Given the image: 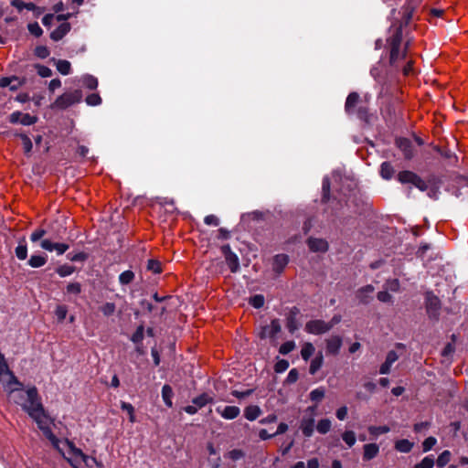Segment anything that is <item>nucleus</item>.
<instances>
[{
  "label": "nucleus",
  "instance_id": "1",
  "mask_svg": "<svg viewBox=\"0 0 468 468\" xmlns=\"http://www.w3.org/2000/svg\"><path fill=\"white\" fill-rule=\"evenodd\" d=\"M9 388L15 402L20 405L37 422L44 436L73 468H103L102 464L98 463L95 458L84 454L80 449L75 447L73 442L56 437L50 429L51 420L46 414L35 387L27 390Z\"/></svg>",
  "mask_w": 468,
  "mask_h": 468
},
{
  "label": "nucleus",
  "instance_id": "2",
  "mask_svg": "<svg viewBox=\"0 0 468 468\" xmlns=\"http://www.w3.org/2000/svg\"><path fill=\"white\" fill-rule=\"evenodd\" d=\"M422 0H408L406 5L402 7V17L399 23L391 25L387 38V48L388 50L389 64L392 67H399L400 63L407 59L409 41L402 43V27L408 26L413 17V13L417 5Z\"/></svg>",
  "mask_w": 468,
  "mask_h": 468
},
{
  "label": "nucleus",
  "instance_id": "3",
  "mask_svg": "<svg viewBox=\"0 0 468 468\" xmlns=\"http://www.w3.org/2000/svg\"><path fill=\"white\" fill-rule=\"evenodd\" d=\"M332 179L329 176H324L322 180V203H346V194L335 189L333 192Z\"/></svg>",
  "mask_w": 468,
  "mask_h": 468
},
{
  "label": "nucleus",
  "instance_id": "4",
  "mask_svg": "<svg viewBox=\"0 0 468 468\" xmlns=\"http://www.w3.org/2000/svg\"><path fill=\"white\" fill-rule=\"evenodd\" d=\"M81 99L82 92L80 90H75L73 91L65 92L58 97L51 107L54 109L64 110L75 103L80 102Z\"/></svg>",
  "mask_w": 468,
  "mask_h": 468
},
{
  "label": "nucleus",
  "instance_id": "5",
  "mask_svg": "<svg viewBox=\"0 0 468 468\" xmlns=\"http://www.w3.org/2000/svg\"><path fill=\"white\" fill-rule=\"evenodd\" d=\"M398 180L401 184H411L419 189L424 191L427 189V184L417 174L411 171H401L398 174Z\"/></svg>",
  "mask_w": 468,
  "mask_h": 468
},
{
  "label": "nucleus",
  "instance_id": "6",
  "mask_svg": "<svg viewBox=\"0 0 468 468\" xmlns=\"http://www.w3.org/2000/svg\"><path fill=\"white\" fill-rule=\"evenodd\" d=\"M334 324L325 323L322 320H312L306 323L305 331L313 335H321L329 331Z\"/></svg>",
  "mask_w": 468,
  "mask_h": 468
},
{
  "label": "nucleus",
  "instance_id": "7",
  "mask_svg": "<svg viewBox=\"0 0 468 468\" xmlns=\"http://www.w3.org/2000/svg\"><path fill=\"white\" fill-rule=\"evenodd\" d=\"M281 331V324L279 320L274 319L269 324H266L261 328L259 336L261 339L270 338L274 339Z\"/></svg>",
  "mask_w": 468,
  "mask_h": 468
},
{
  "label": "nucleus",
  "instance_id": "8",
  "mask_svg": "<svg viewBox=\"0 0 468 468\" xmlns=\"http://www.w3.org/2000/svg\"><path fill=\"white\" fill-rule=\"evenodd\" d=\"M37 121V116L30 115L29 113H23L21 112H14L9 115V122L11 123H21L23 125H32Z\"/></svg>",
  "mask_w": 468,
  "mask_h": 468
},
{
  "label": "nucleus",
  "instance_id": "9",
  "mask_svg": "<svg viewBox=\"0 0 468 468\" xmlns=\"http://www.w3.org/2000/svg\"><path fill=\"white\" fill-rule=\"evenodd\" d=\"M222 253L225 256V261L231 272H237L239 269V261L238 256L231 250L229 245L222 247Z\"/></svg>",
  "mask_w": 468,
  "mask_h": 468
},
{
  "label": "nucleus",
  "instance_id": "10",
  "mask_svg": "<svg viewBox=\"0 0 468 468\" xmlns=\"http://www.w3.org/2000/svg\"><path fill=\"white\" fill-rule=\"evenodd\" d=\"M307 410L311 411V414H310V416L303 417L301 420L300 429L305 437H311L314 433V418L313 416L314 408L309 407L307 409Z\"/></svg>",
  "mask_w": 468,
  "mask_h": 468
},
{
  "label": "nucleus",
  "instance_id": "11",
  "mask_svg": "<svg viewBox=\"0 0 468 468\" xmlns=\"http://www.w3.org/2000/svg\"><path fill=\"white\" fill-rule=\"evenodd\" d=\"M40 247L48 251L55 250L58 255L64 254L69 249V245L65 243L52 242L49 239H43L40 243Z\"/></svg>",
  "mask_w": 468,
  "mask_h": 468
},
{
  "label": "nucleus",
  "instance_id": "12",
  "mask_svg": "<svg viewBox=\"0 0 468 468\" xmlns=\"http://www.w3.org/2000/svg\"><path fill=\"white\" fill-rule=\"evenodd\" d=\"M307 245L313 252H326L329 249V244L324 239L309 238Z\"/></svg>",
  "mask_w": 468,
  "mask_h": 468
},
{
  "label": "nucleus",
  "instance_id": "13",
  "mask_svg": "<svg viewBox=\"0 0 468 468\" xmlns=\"http://www.w3.org/2000/svg\"><path fill=\"white\" fill-rule=\"evenodd\" d=\"M397 147L403 153L404 157L408 160L414 156V150L411 142L407 138L396 139Z\"/></svg>",
  "mask_w": 468,
  "mask_h": 468
},
{
  "label": "nucleus",
  "instance_id": "14",
  "mask_svg": "<svg viewBox=\"0 0 468 468\" xmlns=\"http://www.w3.org/2000/svg\"><path fill=\"white\" fill-rule=\"evenodd\" d=\"M25 83L24 80H20L18 77H4L0 79V87H9L10 90H17Z\"/></svg>",
  "mask_w": 468,
  "mask_h": 468
},
{
  "label": "nucleus",
  "instance_id": "15",
  "mask_svg": "<svg viewBox=\"0 0 468 468\" xmlns=\"http://www.w3.org/2000/svg\"><path fill=\"white\" fill-rule=\"evenodd\" d=\"M360 102L359 94L356 92H351L346 98L345 110L348 114H354L356 110L358 108V104Z\"/></svg>",
  "mask_w": 468,
  "mask_h": 468
},
{
  "label": "nucleus",
  "instance_id": "16",
  "mask_svg": "<svg viewBox=\"0 0 468 468\" xmlns=\"http://www.w3.org/2000/svg\"><path fill=\"white\" fill-rule=\"evenodd\" d=\"M342 346V339L338 335H334L326 339V352L328 354H338Z\"/></svg>",
  "mask_w": 468,
  "mask_h": 468
},
{
  "label": "nucleus",
  "instance_id": "17",
  "mask_svg": "<svg viewBox=\"0 0 468 468\" xmlns=\"http://www.w3.org/2000/svg\"><path fill=\"white\" fill-rule=\"evenodd\" d=\"M70 30V24L68 22L62 23L50 34V38L54 41L62 39Z\"/></svg>",
  "mask_w": 468,
  "mask_h": 468
},
{
  "label": "nucleus",
  "instance_id": "18",
  "mask_svg": "<svg viewBox=\"0 0 468 468\" xmlns=\"http://www.w3.org/2000/svg\"><path fill=\"white\" fill-rule=\"evenodd\" d=\"M217 411L226 420H233L240 413L239 408L236 406H226L223 410L218 408Z\"/></svg>",
  "mask_w": 468,
  "mask_h": 468
},
{
  "label": "nucleus",
  "instance_id": "19",
  "mask_svg": "<svg viewBox=\"0 0 468 468\" xmlns=\"http://www.w3.org/2000/svg\"><path fill=\"white\" fill-rule=\"evenodd\" d=\"M289 259L285 254H278L273 259L272 268L277 273H281L288 264Z\"/></svg>",
  "mask_w": 468,
  "mask_h": 468
},
{
  "label": "nucleus",
  "instance_id": "20",
  "mask_svg": "<svg viewBox=\"0 0 468 468\" xmlns=\"http://www.w3.org/2000/svg\"><path fill=\"white\" fill-rule=\"evenodd\" d=\"M379 452V447L376 443H368L364 445V460L369 461L375 458Z\"/></svg>",
  "mask_w": 468,
  "mask_h": 468
},
{
  "label": "nucleus",
  "instance_id": "21",
  "mask_svg": "<svg viewBox=\"0 0 468 468\" xmlns=\"http://www.w3.org/2000/svg\"><path fill=\"white\" fill-rule=\"evenodd\" d=\"M373 292L374 287L372 285H367L358 290V292H356V297L360 301V303H367L370 299V295L373 293Z\"/></svg>",
  "mask_w": 468,
  "mask_h": 468
},
{
  "label": "nucleus",
  "instance_id": "22",
  "mask_svg": "<svg viewBox=\"0 0 468 468\" xmlns=\"http://www.w3.org/2000/svg\"><path fill=\"white\" fill-rule=\"evenodd\" d=\"M212 401L213 397L207 393H203L192 399V403L195 404L198 410L205 407L207 404L211 403Z\"/></svg>",
  "mask_w": 468,
  "mask_h": 468
},
{
  "label": "nucleus",
  "instance_id": "23",
  "mask_svg": "<svg viewBox=\"0 0 468 468\" xmlns=\"http://www.w3.org/2000/svg\"><path fill=\"white\" fill-rule=\"evenodd\" d=\"M395 170L389 162H384L380 165V176L386 180L393 177Z\"/></svg>",
  "mask_w": 468,
  "mask_h": 468
},
{
  "label": "nucleus",
  "instance_id": "24",
  "mask_svg": "<svg viewBox=\"0 0 468 468\" xmlns=\"http://www.w3.org/2000/svg\"><path fill=\"white\" fill-rule=\"evenodd\" d=\"M261 409L255 405L249 406L244 410V416L249 420H256L261 415Z\"/></svg>",
  "mask_w": 468,
  "mask_h": 468
},
{
  "label": "nucleus",
  "instance_id": "25",
  "mask_svg": "<svg viewBox=\"0 0 468 468\" xmlns=\"http://www.w3.org/2000/svg\"><path fill=\"white\" fill-rule=\"evenodd\" d=\"M324 357L322 353H319L310 363L309 372L311 375H314L322 367Z\"/></svg>",
  "mask_w": 468,
  "mask_h": 468
},
{
  "label": "nucleus",
  "instance_id": "26",
  "mask_svg": "<svg viewBox=\"0 0 468 468\" xmlns=\"http://www.w3.org/2000/svg\"><path fill=\"white\" fill-rule=\"evenodd\" d=\"M162 398L167 407L171 408L173 406V389L169 385H165L162 388Z\"/></svg>",
  "mask_w": 468,
  "mask_h": 468
},
{
  "label": "nucleus",
  "instance_id": "27",
  "mask_svg": "<svg viewBox=\"0 0 468 468\" xmlns=\"http://www.w3.org/2000/svg\"><path fill=\"white\" fill-rule=\"evenodd\" d=\"M395 448L397 451L406 453L411 451V449L413 448V443L410 442L409 440L402 439L396 442Z\"/></svg>",
  "mask_w": 468,
  "mask_h": 468
},
{
  "label": "nucleus",
  "instance_id": "28",
  "mask_svg": "<svg viewBox=\"0 0 468 468\" xmlns=\"http://www.w3.org/2000/svg\"><path fill=\"white\" fill-rule=\"evenodd\" d=\"M81 82L89 90H96L98 87V80L92 75H84L81 78Z\"/></svg>",
  "mask_w": 468,
  "mask_h": 468
},
{
  "label": "nucleus",
  "instance_id": "29",
  "mask_svg": "<svg viewBox=\"0 0 468 468\" xmlns=\"http://www.w3.org/2000/svg\"><path fill=\"white\" fill-rule=\"evenodd\" d=\"M314 346L312 343L306 342L301 349V356L304 361H307L314 353Z\"/></svg>",
  "mask_w": 468,
  "mask_h": 468
},
{
  "label": "nucleus",
  "instance_id": "30",
  "mask_svg": "<svg viewBox=\"0 0 468 468\" xmlns=\"http://www.w3.org/2000/svg\"><path fill=\"white\" fill-rule=\"evenodd\" d=\"M56 67L62 75H69L71 71V64L66 59H58L56 63Z\"/></svg>",
  "mask_w": 468,
  "mask_h": 468
},
{
  "label": "nucleus",
  "instance_id": "31",
  "mask_svg": "<svg viewBox=\"0 0 468 468\" xmlns=\"http://www.w3.org/2000/svg\"><path fill=\"white\" fill-rule=\"evenodd\" d=\"M332 427V422L329 419H322L318 421L316 425V431L320 434H325L327 433Z\"/></svg>",
  "mask_w": 468,
  "mask_h": 468
},
{
  "label": "nucleus",
  "instance_id": "32",
  "mask_svg": "<svg viewBox=\"0 0 468 468\" xmlns=\"http://www.w3.org/2000/svg\"><path fill=\"white\" fill-rule=\"evenodd\" d=\"M47 262V256L32 255L28 261V264L33 268H38Z\"/></svg>",
  "mask_w": 468,
  "mask_h": 468
},
{
  "label": "nucleus",
  "instance_id": "33",
  "mask_svg": "<svg viewBox=\"0 0 468 468\" xmlns=\"http://www.w3.org/2000/svg\"><path fill=\"white\" fill-rule=\"evenodd\" d=\"M390 431L389 427L384 426H369L368 431L373 437H378L380 434L388 433Z\"/></svg>",
  "mask_w": 468,
  "mask_h": 468
},
{
  "label": "nucleus",
  "instance_id": "34",
  "mask_svg": "<svg viewBox=\"0 0 468 468\" xmlns=\"http://www.w3.org/2000/svg\"><path fill=\"white\" fill-rule=\"evenodd\" d=\"M451 452L449 451H443L438 457L437 459V466L438 467H444L446 464L449 463V462L451 461Z\"/></svg>",
  "mask_w": 468,
  "mask_h": 468
},
{
  "label": "nucleus",
  "instance_id": "35",
  "mask_svg": "<svg viewBox=\"0 0 468 468\" xmlns=\"http://www.w3.org/2000/svg\"><path fill=\"white\" fill-rule=\"evenodd\" d=\"M133 279L134 273L132 271H125L119 276V282L123 285L131 283Z\"/></svg>",
  "mask_w": 468,
  "mask_h": 468
},
{
  "label": "nucleus",
  "instance_id": "36",
  "mask_svg": "<svg viewBox=\"0 0 468 468\" xmlns=\"http://www.w3.org/2000/svg\"><path fill=\"white\" fill-rule=\"evenodd\" d=\"M116 306L113 303H105L100 307V311L104 316H111L115 313Z\"/></svg>",
  "mask_w": 468,
  "mask_h": 468
},
{
  "label": "nucleus",
  "instance_id": "37",
  "mask_svg": "<svg viewBox=\"0 0 468 468\" xmlns=\"http://www.w3.org/2000/svg\"><path fill=\"white\" fill-rule=\"evenodd\" d=\"M342 439L348 447H352L356 443V434L352 431H346L342 434Z\"/></svg>",
  "mask_w": 468,
  "mask_h": 468
},
{
  "label": "nucleus",
  "instance_id": "38",
  "mask_svg": "<svg viewBox=\"0 0 468 468\" xmlns=\"http://www.w3.org/2000/svg\"><path fill=\"white\" fill-rule=\"evenodd\" d=\"M74 267L73 266H70V265H62V266H59L58 269H57V273L60 276V277H67V276H69L71 275L73 272H74Z\"/></svg>",
  "mask_w": 468,
  "mask_h": 468
},
{
  "label": "nucleus",
  "instance_id": "39",
  "mask_svg": "<svg viewBox=\"0 0 468 468\" xmlns=\"http://www.w3.org/2000/svg\"><path fill=\"white\" fill-rule=\"evenodd\" d=\"M249 303L254 308L259 309V308L262 307L264 304V296L261 294H256L250 298Z\"/></svg>",
  "mask_w": 468,
  "mask_h": 468
},
{
  "label": "nucleus",
  "instance_id": "40",
  "mask_svg": "<svg viewBox=\"0 0 468 468\" xmlns=\"http://www.w3.org/2000/svg\"><path fill=\"white\" fill-rule=\"evenodd\" d=\"M325 390L324 388H317L310 392V399L313 401H320L324 397Z\"/></svg>",
  "mask_w": 468,
  "mask_h": 468
},
{
  "label": "nucleus",
  "instance_id": "41",
  "mask_svg": "<svg viewBox=\"0 0 468 468\" xmlns=\"http://www.w3.org/2000/svg\"><path fill=\"white\" fill-rule=\"evenodd\" d=\"M144 326L143 325L138 326L136 331L132 335L131 340L135 344L141 343L144 339Z\"/></svg>",
  "mask_w": 468,
  "mask_h": 468
},
{
  "label": "nucleus",
  "instance_id": "42",
  "mask_svg": "<svg viewBox=\"0 0 468 468\" xmlns=\"http://www.w3.org/2000/svg\"><path fill=\"white\" fill-rule=\"evenodd\" d=\"M434 465V457L432 455L426 456L419 464L416 465V468H433Z\"/></svg>",
  "mask_w": 468,
  "mask_h": 468
},
{
  "label": "nucleus",
  "instance_id": "43",
  "mask_svg": "<svg viewBox=\"0 0 468 468\" xmlns=\"http://www.w3.org/2000/svg\"><path fill=\"white\" fill-rule=\"evenodd\" d=\"M295 348V343L293 341H287L283 343L279 349L282 355H287Z\"/></svg>",
  "mask_w": 468,
  "mask_h": 468
},
{
  "label": "nucleus",
  "instance_id": "44",
  "mask_svg": "<svg viewBox=\"0 0 468 468\" xmlns=\"http://www.w3.org/2000/svg\"><path fill=\"white\" fill-rule=\"evenodd\" d=\"M85 101L90 106H97L101 103V98L98 93L90 94Z\"/></svg>",
  "mask_w": 468,
  "mask_h": 468
},
{
  "label": "nucleus",
  "instance_id": "45",
  "mask_svg": "<svg viewBox=\"0 0 468 468\" xmlns=\"http://www.w3.org/2000/svg\"><path fill=\"white\" fill-rule=\"evenodd\" d=\"M35 55L39 58H46L49 56V49L46 46H37L34 50Z\"/></svg>",
  "mask_w": 468,
  "mask_h": 468
},
{
  "label": "nucleus",
  "instance_id": "46",
  "mask_svg": "<svg viewBox=\"0 0 468 468\" xmlns=\"http://www.w3.org/2000/svg\"><path fill=\"white\" fill-rule=\"evenodd\" d=\"M27 28L30 34L37 37H40L43 34L42 28L37 22L28 24Z\"/></svg>",
  "mask_w": 468,
  "mask_h": 468
},
{
  "label": "nucleus",
  "instance_id": "47",
  "mask_svg": "<svg viewBox=\"0 0 468 468\" xmlns=\"http://www.w3.org/2000/svg\"><path fill=\"white\" fill-rule=\"evenodd\" d=\"M35 68L37 70V73L42 78H48L52 75V70L44 65L37 64L35 65Z\"/></svg>",
  "mask_w": 468,
  "mask_h": 468
},
{
  "label": "nucleus",
  "instance_id": "48",
  "mask_svg": "<svg viewBox=\"0 0 468 468\" xmlns=\"http://www.w3.org/2000/svg\"><path fill=\"white\" fill-rule=\"evenodd\" d=\"M147 269L154 273H160L162 271L161 263L156 260H149Z\"/></svg>",
  "mask_w": 468,
  "mask_h": 468
},
{
  "label": "nucleus",
  "instance_id": "49",
  "mask_svg": "<svg viewBox=\"0 0 468 468\" xmlns=\"http://www.w3.org/2000/svg\"><path fill=\"white\" fill-rule=\"evenodd\" d=\"M68 314V308L65 305H58L55 310V314L59 322H62Z\"/></svg>",
  "mask_w": 468,
  "mask_h": 468
},
{
  "label": "nucleus",
  "instance_id": "50",
  "mask_svg": "<svg viewBox=\"0 0 468 468\" xmlns=\"http://www.w3.org/2000/svg\"><path fill=\"white\" fill-rule=\"evenodd\" d=\"M66 290L68 293L77 295L81 292V285L80 282H70L68 284Z\"/></svg>",
  "mask_w": 468,
  "mask_h": 468
},
{
  "label": "nucleus",
  "instance_id": "51",
  "mask_svg": "<svg viewBox=\"0 0 468 468\" xmlns=\"http://www.w3.org/2000/svg\"><path fill=\"white\" fill-rule=\"evenodd\" d=\"M289 367V362L285 359L278 360L274 366V370L277 373H282Z\"/></svg>",
  "mask_w": 468,
  "mask_h": 468
},
{
  "label": "nucleus",
  "instance_id": "52",
  "mask_svg": "<svg viewBox=\"0 0 468 468\" xmlns=\"http://www.w3.org/2000/svg\"><path fill=\"white\" fill-rule=\"evenodd\" d=\"M437 443V440L434 437H428L422 443L423 452H427L431 451L433 446Z\"/></svg>",
  "mask_w": 468,
  "mask_h": 468
},
{
  "label": "nucleus",
  "instance_id": "53",
  "mask_svg": "<svg viewBox=\"0 0 468 468\" xmlns=\"http://www.w3.org/2000/svg\"><path fill=\"white\" fill-rule=\"evenodd\" d=\"M406 65L403 67V74L405 76H410V75H412L414 74V69H413V64H414V61L411 59V58H407L406 59Z\"/></svg>",
  "mask_w": 468,
  "mask_h": 468
},
{
  "label": "nucleus",
  "instance_id": "54",
  "mask_svg": "<svg viewBox=\"0 0 468 468\" xmlns=\"http://www.w3.org/2000/svg\"><path fill=\"white\" fill-rule=\"evenodd\" d=\"M16 255L19 260H25L27 256V249L25 245H19L16 248Z\"/></svg>",
  "mask_w": 468,
  "mask_h": 468
},
{
  "label": "nucleus",
  "instance_id": "55",
  "mask_svg": "<svg viewBox=\"0 0 468 468\" xmlns=\"http://www.w3.org/2000/svg\"><path fill=\"white\" fill-rule=\"evenodd\" d=\"M45 234H46V231L44 229H36L35 231L32 232V234L30 236V239L33 242L38 241L39 239H41L44 237Z\"/></svg>",
  "mask_w": 468,
  "mask_h": 468
},
{
  "label": "nucleus",
  "instance_id": "56",
  "mask_svg": "<svg viewBox=\"0 0 468 468\" xmlns=\"http://www.w3.org/2000/svg\"><path fill=\"white\" fill-rule=\"evenodd\" d=\"M204 222L208 226H218L219 219L215 215H208L205 217Z\"/></svg>",
  "mask_w": 468,
  "mask_h": 468
},
{
  "label": "nucleus",
  "instance_id": "57",
  "mask_svg": "<svg viewBox=\"0 0 468 468\" xmlns=\"http://www.w3.org/2000/svg\"><path fill=\"white\" fill-rule=\"evenodd\" d=\"M151 202L154 205H172V204H174V200L169 199L168 197H155Z\"/></svg>",
  "mask_w": 468,
  "mask_h": 468
},
{
  "label": "nucleus",
  "instance_id": "58",
  "mask_svg": "<svg viewBox=\"0 0 468 468\" xmlns=\"http://www.w3.org/2000/svg\"><path fill=\"white\" fill-rule=\"evenodd\" d=\"M439 307V299L435 296L428 298V311L437 310Z\"/></svg>",
  "mask_w": 468,
  "mask_h": 468
},
{
  "label": "nucleus",
  "instance_id": "59",
  "mask_svg": "<svg viewBox=\"0 0 468 468\" xmlns=\"http://www.w3.org/2000/svg\"><path fill=\"white\" fill-rule=\"evenodd\" d=\"M229 456L233 461H238L244 456L241 450L234 449L229 452Z\"/></svg>",
  "mask_w": 468,
  "mask_h": 468
},
{
  "label": "nucleus",
  "instance_id": "60",
  "mask_svg": "<svg viewBox=\"0 0 468 468\" xmlns=\"http://www.w3.org/2000/svg\"><path fill=\"white\" fill-rule=\"evenodd\" d=\"M24 149L26 153H29L32 150V142L27 135H22Z\"/></svg>",
  "mask_w": 468,
  "mask_h": 468
},
{
  "label": "nucleus",
  "instance_id": "61",
  "mask_svg": "<svg viewBox=\"0 0 468 468\" xmlns=\"http://www.w3.org/2000/svg\"><path fill=\"white\" fill-rule=\"evenodd\" d=\"M335 415L338 420H345L347 415V408L346 406L339 408L336 410Z\"/></svg>",
  "mask_w": 468,
  "mask_h": 468
},
{
  "label": "nucleus",
  "instance_id": "62",
  "mask_svg": "<svg viewBox=\"0 0 468 468\" xmlns=\"http://www.w3.org/2000/svg\"><path fill=\"white\" fill-rule=\"evenodd\" d=\"M298 379V371L295 368L290 370L287 376V381L290 383H293Z\"/></svg>",
  "mask_w": 468,
  "mask_h": 468
},
{
  "label": "nucleus",
  "instance_id": "63",
  "mask_svg": "<svg viewBox=\"0 0 468 468\" xmlns=\"http://www.w3.org/2000/svg\"><path fill=\"white\" fill-rule=\"evenodd\" d=\"M378 299L380 302L388 303L391 300V295L388 292H379L378 293Z\"/></svg>",
  "mask_w": 468,
  "mask_h": 468
},
{
  "label": "nucleus",
  "instance_id": "64",
  "mask_svg": "<svg viewBox=\"0 0 468 468\" xmlns=\"http://www.w3.org/2000/svg\"><path fill=\"white\" fill-rule=\"evenodd\" d=\"M61 86V81L59 79H53L48 85V89L51 92H53L56 89H58Z\"/></svg>",
  "mask_w": 468,
  "mask_h": 468
}]
</instances>
